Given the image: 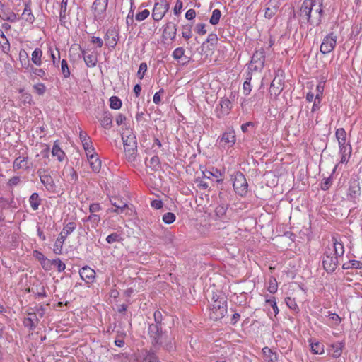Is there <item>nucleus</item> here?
I'll return each instance as SVG.
<instances>
[{
	"instance_id": "obj_19",
	"label": "nucleus",
	"mask_w": 362,
	"mask_h": 362,
	"mask_svg": "<svg viewBox=\"0 0 362 362\" xmlns=\"http://www.w3.org/2000/svg\"><path fill=\"white\" fill-rule=\"evenodd\" d=\"M332 241L333 243V254L337 257H342L344 254V244L339 241L336 236L332 237Z\"/></svg>"
},
{
	"instance_id": "obj_14",
	"label": "nucleus",
	"mask_w": 362,
	"mask_h": 362,
	"mask_svg": "<svg viewBox=\"0 0 362 362\" xmlns=\"http://www.w3.org/2000/svg\"><path fill=\"white\" fill-rule=\"evenodd\" d=\"M110 202L115 207V209H108V211L111 213L121 214L128 206L127 202L117 197H110Z\"/></svg>"
},
{
	"instance_id": "obj_38",
	"label": "nucleus",
	"mask_w": 362,
	"mask_h": 362,
	"mask_svg": "<svg viewBox=\"0 0 362 362\" xmlns=\"http://www.w3.org/2000/svg\"><path fill=\"white\" fill-rule=\"evenodd\" d=\"M252 77V74L250 71L247 72V76L245 78V81L243 83V93L245 95H248L252 90V86L250 84L251 80Z\"/></svg>"
},
{
	"instance_id": "obj_31",
	"label": "nucleus",
	"mask_w": 362,
	"mask_h": 362,
	"mask_svg": "<svg viewBox=\"0 0 362 362\" xmlns=\"http://www.w3.org/2000/svg\"><path fill=\"white\" fill-rule=\"evenodd\" d=\"M29 203L31 208L36 211L39 209V206L42 203V199L40 198V196L37 192H33L29 197Z\"/></svg>"
},
{
	"instance_id": "obj_4",
	"label": "nucleus",
	"mask_w": 362,
	"mask_h": 362,
	"mask_svg": "<svg viewBox=\"0 0 362 362\" xmlns=\"http://www.w3.org/2000/svg\"><path fill=\"white\" fill-rule=\"evenodd\" d=\"M212 300L209 317L215 321L219 320L227 314V298L223 295L214 294Z\"/></svg>"
},
{
	"instance_id": "obj_50",
	"label": "nucleus",
	"mask_w": 362,
	"mask_h": 362,
	"mask_svg": "<svg viewBox=\"0 0 362 362\" xmlns=\"http://www.w3.org/2000/svg\"><path fill=\"white\" fill-rule=\"evenodd\" d=\"M176 216L172 212H167L163 215L162 220L165 224H171L175 221Z\"/></svg>"
},
{
	"instance_id": "obj_48",
	"label": "nucleus",
	"mask_w": 362,
	"mask_h": 362,
	"mask_svg": "<svg viewBox=\"0 0 362 362\" xmlns=\"http://www.w3.org/2000/svg\"><path fill=\"white\" fill-rule=\"evenodd\" d=\"M182 36L186 40H189L192 36V25H182Z\"/></svg>"
},
{
	"instance_id": "obj_63",
	"label": "nucleus",
	"mask_w": 362,
	"mask_h": 362,
	"mask_svg": "<svg viewBox=\"0 0 362 362\" xmlns=\"http://www.w3.org/2000/svg\"><path fill=\"white\" fill-rule=\"evenodd\" d=\"M328 317H329L330 320L334 322L335 326L339 325L341 322V318L335 313H331L330 311H329Z\"/></svg>"
},
{
	"instance_id": "obj_29",
	"label": "nucleus",
	"mask_w": 362,
	"mask_h": 362,
	"mask_svg": "<svg viewBox=\"0 0 362 362\" xmlns=\"http://www.w3.org/2000/svg\"><path fill=\"white\" fill-rule=\"evenodd\" d=\"M53 156H57L59 161L62 162L64 159L65 153L61 149L59 141H55L52 149Z\"/></svg>"
},
{
	"instance_id": "obj_8",
	"label": "nucleus",
	"mask_w": 362,
	"mask_h": 362,
	"mask_svg": "<svg viewBox=\"0 0 362 362\" xmlns=\"http://www.w3.org/2000/svg\"><path fill=\"white\" fill-rule=\"evenodd\" d=\"M169 4L166 0H157L154 4L152 17L154 21H160L169 9Z\"/></svg>"
},
{
	"instance_id": "obj_35",
	"label": "nucleus",
	"mask_w": 362,
	"mask_h": 362,
	"mask_svg": "<svg viewBox=\"0 0 362 362\" xmlns=\"http://www.w3.org/2000/svg\"><path fill=\"white\" fill-rule=\"evenodd\" d=\"M28 164V158L25 157H18L15 159L13 162V168L14 170L19 169H27L29 167L27 165Z\"/></svg>"
},
{
	"instance_id": "obj_45",
	"label": "nucleus",
	"mask_w": 362,
	"mask_h": 362,
	"mask_svg": "<svg viewBox=\"0 0 362 362\" xmlns=\"http://www.w3.org/2000/svg\"><path fill=\"white\" fill-rule=\"evenodd\" d=\"M221 12L219 9H214L212 11V15L209 19V23L213 25H217L220 21Z\"/></svg>"
},
{
	"instance_id": "obj_42",
	"label": "nucleus",
	"mask_w": 362,
	"mask_h": 362,
	"mask_svg": "<svg viewBox=\"0 0 362 362\" xmlns=\"http://www.w3.org/2000/svg\"><path fill=\"white\" fill-rule=\"evenodd\" d=\"M146 165L153 171H157L160 166V158L157 155L153 156L149 161V164H146Z\"/></svg>"
},
{
	"instance_id": "obj_58",
	"label": "nucleus",
	"mask_w": 362,
	"mask_h": 362,
	"mask_svg": "<svg viewBox=\"0 0 362 362\" xmlns=\"http://www.w3.org/2000/svg\"><path fill=\"white\" fill-rule=\"evenodd\" d=\"M29 69L31 73L40 78H45L46 76V72L44 69L35 68L33 66H31Z\"/></svg>"
},
{
	"instance_id": "obj_55",
	"label": "nucleus",
	"mask_w": 362,
	"mask_h": 362,
	"mask_svg": "<svg viewBox=\"0 0 362 362\" xmlns=\"http://www.w3.org/2000/svg\"><path fill=\"white\" fill-rule=\"evenodd\" d=\"M33 89L35 92L39 95H42L46 92V86L42 83L35 84L33 86Z\"/></svg>"
},
{
	"instance_id": "obj_12",
	"label": "nucleus",
	"mask_w": 362,
	"mask_h": 362,
	"mask_svg": "<svg viewBox=\"0 0 362 362\" xmlns=\"http://www.w3.org/2000/svg\"><path fill=\"white\" fill-rule=\"evenodd\" d=\"M235 134L233 130L225 132L221 135L216 142L221 147H232L235 143Z\"/></svg>"
},
{
	"instance_id": "obj_28",
	"label": "nucleus",
	"mask_w": 362,
	"mask_h": 362,
	"mask_svg": "<svg viewBox=\"0 0 362 362\" xmlns=\"http://www.w3.org/2000/svg\"><path fill=\"white\" fill-rule=\"evenodd\" d=\"M185 50L184 49L183 47H177L173 52V57L174 59L175 60H180V59H184L185 62H183V64H186L187 62H189V58L187 56H185Z\"/></svg>"
},
{
	"instance_id": "obj_57",
	"label": "nucleus",
	"mask_w": 362,
	"mask_h": 362,
	"mask_svg": "<svg viewBox=\"0 0 362 362\" xmlns=\"http://www.w3.org/2000/svg\"><path fill=\"white\" fill-rule=\"evenodd\" d=\"M150 15V11L148 9H144L141 12H139L135 16V19L137 21H142L146 19Z\"/></svg>"
},
{
	"instance_id": "obj_30",
	"label": "nucleus",
	"mask_w": 362,
	"mask_h": 362,
	"mask_svg": "<svg viewBox=\"0 0 362 362\" xmlns=\"http://www.w3.org/2000/svg\"><path fill=\"white\" fill-rule=\"evenodd\" d=\"M105 40L107 41V45L114 48L117 43V35H115L113 30H108L105 36Z\"/></svg>"
},
{
	"instance_id": "obj_60",
	"label": "nucleus",
	"mask_w": 362,
	"mask_h": 362,
	"mask_svg": "<svg viewBox=\"0 0 362 362\" xmlns=\"http://www.w3.org/2000/svg\"><path fill=\"white\" fill-rule=\"evenodd\" d=\"M49 52H50V57L52 60V63L54 66H58V64L59 62V58H60V52L58 49H56L57 57L56 56L54 52L50 48L49 49Z\"/></svg>"
},
{
	"instance_id": "obj_1",
	"label": "nucleus",
	"mask_w": 362,
	"mask_h": 362,
	"mask_svg": "<svg viewBox=\"0 0 362 362\" xmlns=\"http://www.w3.org/2000/svg\"><path fill=\"white\" fill-rule=\"evenodd\" d=\"M324 15L323 0H304L299 11V22L313 27L322 23Z\"/></svg>"
},
{
	"instance_id": "obj_41",
	"label": "nucleus",
	"mask_w": 362,
	"mask_h": 362,
	"mask_svg": "<svg viewBox=\"0 0 362 362\" xmlns=\"http://www.w3.org/2000/svg\"><path fill=\"white\" fill-rule=\"evenodd\" d=\"M101 220L100 216L95 214H90L88 217L83 219V222L90 221L93 228H96Z\"/></svg>"
},
{
	"instance_id": "obj_3",
	"label": "nucleus",
	"mask_w": 362,
	"mask_h": 362,
	"mask_svg": "<svg viewBox=\"0 0 362 362\" xmlns=\"http://www.w3.org/2000/svg\"><path fill=\"white\" fill-rule=\"evenodd\" d=\"M125 156L128 161L134 162L137 157V140L131 129H127L122 134Z\"/></svg>"
},
{
	"instance_id": "obj_40",
	"label": "nucleus",
	"mask_w": 362,
	"mask_h": 362,
	"mask_svg": "<svg viewBox=\"0 0 362 362\" xmlns=\"http://www.w3.org/2000/svg\"><path fill=\"white\" fill-rule=\"evenodd\" d=\"M19 59L23 67L29 69L31 66L28 59V54L25 50L20 51Z\"/></svg>"
},
{
	"instance_id": "obj_23",
	"label": "nucleus",
	"mask_w": 362,
	"mask_h": 362,
	"mask_svg": "<svg viewBox=\"0 0 362 362\" xmlns=\"http://www.w3.org/2000/svg\"><path fill=\"white\" fill-rule=\"evenodd\" d=\"M176 25L172 22L167 23L163 30V35L173 40L176 37Z\"/></svg>"
},
{
	"instance_id": "obj_25",
	"label": "nucleus",
	"mask_w": 362,
	"mask_h": 362,
	"mask_svg": "<svg viewBox=\"0 0 362 362\" xmlns=\"http://www.w3.org/2000/svg\"><path fill=\"white\" fill-rule=\"evenodd\" d=\"M283 90V84L281 79L274 78L271 83L269 92L272 95H278Z\"/></svg>"
},
{
	"instance_id": "obj_59",
	"label": "nucleus",
	"mask_w": 362,
	"mask_h": 362,
	"mask_svg": "<svg viewBox=\"0 0 362 362\" xmlns=\"http://www.w3.org/2000/svg\"><path fill=\"white\" fill-rule=\"evenodd\" d=\"M148 69V66L146 62H142L139 65V70L137 71V76L139 79H142Z\"/></svg>"
},
{
	"instance_id": "obj_15",
	"label": "nucleus",
	"mask_w": 362,
	"mask_h": 362,
	"mask_svg": "<svg viewBox=\"0 0 362 362\" xmlns=\"http://www.w3.org/2000/svg\"><path fill=\"white\" fill-rule=\"evenodd\" d=\"M81 278L86 284H92L95 281L96 274L94 269L88 266H84L79 270Z\"/></svg>"
},
{
	"instance_id": "obj_54",
	"label": "nucleus",
	"mask_w": 362,
	"mask_h": 362,
	"mask_svg": "<svg viewBox=\"0 0 362 362\" xmlns=\"http://www.w3.org/2000/svg\"><path fill=\"white\" fill-rule=\"evenodd\" d=\"M285 302H286V304L287 305V306L294 310V311H298V306L296 302V300L294 298H292L291 297H287L285 299Z\"/></svg>"
},
{
	"instance_id": "obj_5",
	"label": "nucleus",
	"mask_w": 362,
	"mask_h": 362,
	"mask_svg": "<svg viewBox=\"0 0 362 362\" xmlns=\"http://www.w3.org/2000/svg\"><path fill=\"white\" fill-rule=\"evenodd\" d=\"M338 257L333 254V250L330 247H326L323 253L322 267L329 274L333 273L338 266Z\"/></svg>"
},
{
	"instance_id": "obj_27",
	"label": "nucleus",
	"mask_w": 362,
	"mask_h": 362,
	"mask_svg": "<svg viewBox=\"0 0 362 362\" xmlns=\"http://www.w3.org/2000/svg\"><path fill=\"white\" fill-rule=\"evenodd\" d=\"M0 18L4 21H7L11 23L16 22L18 20L17 15L8 8H6L1 13H0Z\"/></svg>"
},
{
	"instance_id": "obj_36",
	"label": "nucleus",
	"mask_w": 362,
	"mask_h": 362,
	"mask_svg": "<svg viewBox=\"0 0 362 362\" xmlns=\"http://www.w3.org/2000/svg\"><path fill=\"white\" fill-rule=\"evenodd\" d=\"M83 149L86 152L87 158H93V156L96 155L95 148L93 145L92 141H85L82 144Z\"/></svg>"
},
{
	"instance_id": "obj_13",
	"label": "nucleus",
	"mask_w": 362,
	"mask_h": 362,
	"mask_svg": "<svg viewBox=\"0 0 362 362\" xmlns=\"http://www.w3.org/2000/svg\"><path fill=\"white\" fill-rule=\"evenodd\" d=\"M46 170L39 169L37 172L40 177L41 183L45 187L48 191L53 192L55 188V185L53 178L50 175L45 173Z\"/></svg>"
},
{
	"instance_id": "obj_53",
	"label": "nucleus",
	"mask_w": 362,
	"mask_h": 362,
	"mask_svg": "<svg viewBox=\"0 0 362 362\" xmlns=\"http://www.w3.org/2000/svg\"><path fill=\"white\" fill-rule=\"evenodd\" d=\"M154 322L150 323L149 325H157L162 326L163 323V315L160 311L156 310L153 313Z\"/></svg>"
},
{
	"instance_id": "obj_64",
	"label": "nucleus",
	"mask_w": 362,
	"mask_h": 362,
	"mask_svg": "<svg viewBox=\"0 0 362 362\" xmlns=\"http://www.w3.org/2000/svg\"><path fill=\"white\" fill-rule=\"evenodd\" d=\"M332 178L331 177H327V178H325L322 182H321V189L324 191H326L327 189H329V188L331 187L332 185Z\"/></svg>"
},
{
	"instance_id": "obj_49",
	"label": "nucleus",
	"mask_w": 362,
	"mask_h": 362,
	"mask_svg": "<svg viewBox=\"0 0 362 362\" xmlns=\"http://www.w3.org/2000/svg\"><path fill=\"white\" fill-rule=\"evenodd\" d=\"M228 209V205L225 204H219L218 206H216L215 209L216 215L219 217L222 218L226 213Z\"/></svg>"
},
{
	"instance_id": "obj_33",
	"label": "nucleus",
	"mask_w": 362,
	"mask_h": 362,
	"mask_svg": "<svg viewBox=\"0 0 362 362\" xmlns=\"http://www.w3.org/2000/svg\"><path fill=\"white\" fill-rule=\"evenodd\" d=\"M66 238H65L63 235H59L58 238H57L54 244V248L53 252L56 255H61L62 252V248L63 245Z\"/></svg>"
},
{
	"instance_id": "obj_22",
	"label": "nucleus",
	"mask_w": 362,
	"mask_h": 362,
	"mask_svg": "<svg viewBox=\"0 0 362 362\" xmlns=\"http://www.w3.org/2000/svg\"><path fill=\"white\" fill-rule=\"evenodd\" d=\"M80 49L81 50L82 56L83 57L85 64L88 67H94L98 62L97 57L95 54L91 53L89 54H86V52L84 49L80 47Z\"/></svg>"
},
{
	"instance_id": "obj_32",
	"label": "nucleus",
	"mask_w": 362,
	"mask_h": 362,
	"mask_svg": "<svg viewBox=\"0 0 362 362\" xmlns=\"http://www.w3.org/2000/svg\"><path fill=\"white\" fill-rule=\"evenodd\" d=\"M42 51L40 48H35L31 55L32 62L37 66L42 64Z\"/></svg>"
},
{
	"instance_id": "obj_61",
	"label": "nucleus",
	"mask_w": 362,
	"mask_h": 362,
	"mask_svg": "<svg viewBox=\"0 0 362 362\" xmlns=\"http://www.w3.org/2000/svg\"><path fill=\"white\" fill-rule=\"evenodd\" d=\"M53 259L50 260L48 258L45 257L41 262L40 264L42 267V268L46 270L49 271L52 269V267L53 266Z\"/></svg>"
},
{
	"instance_id": "obj_39",
	"label": "nucleus",
	"mask_w": 362,
	"mask_h": 362,
	"mask_svg": "<svg viewBox=\"0 0 362 362\" xmlns=\"http://www.w3.org/2000/svg\"><path fill=\"white\" fill-rule=\"evenodd\" d=\"M362 268V262L357 260H349L342 265L343 269H361Z\"/></svg>"
},
{
	"instance_id": "obj_44",
	"label": "nucleus",
	"mask_w": 362,
	"mask_h": 362,
	"mask_svg": "<svg viewBox=\"0 0 362 362\" xmlns=\"http://www.w3.org/2000/svg\"><path fill=\"white\" fill-rule=\"evenodd\" d=\"M122 105V100L117 96H112L110 98V107L113 110H119Z\"/></svg>"
},
{
	"instance_id": "obj_62",
	"label": "nucleus",
	"mask_w": 362,
	"mask_h": 362,
	"mask_svg": "<svg viewBox=\"0 0 362 362\" xmlns=\"http://www.w3.org/2000/svg\"><path fill=\"white\" fill-rule=\"evenodd\" d=\"M336 138L338 140H346V132L343 128H339L336 130Z\"/></svg>"
},
{
	"instance_id": "obj_24",
	"label": "nucleus",
	"mask_w": 362,
	"mask_h": 362,
	"mask_svg": "<svg viewBox=\"0 0 362 362\" xmlns=\"http://www.w3.org/2000/svg\"><path fill=\"white\" fill-rule=\"evenodd\" d=\"M108 1L109 0H95L92 8L95 12L102 14L106 11L108 6Z\"/></svg>"
},
{
	"instance_id": "obj_16",
	"label": "nucleus",
	"mask_w": 362,
	"mask_h": 362,
	"mask_svg": "<svg viewBox=\"0 0 362 362\" xmlns=\"http://www.w3.org/2000/svg\"><path fill=\"white\" fill-rule=\"evenodd\" d=\"M139 357L143 362H160L155 350L152 348L148 350H142L139 354Z\"/></svg>"
},
{
	"instance_id": "obj_10",
	"label": "nucleus",
	"mask_w": 362,
	"mask_h": 362,
	"mask_svg": "<svg viewBox=\"0 0 362 362\" xmlns=\"http://www.w3.org/2000/svg\"><path fill=\"white\" fill-rule=\"evenodd\" d=\"M337 35L334 33H330L325 36L320 45V52L323 54L330 53L336 47Z\"/></svg>"
},
{
	"instance_id": "obj_47",
	"label": "nucleus",
	"mask_w": 362,
	"mask_h": 362,
	"mask_svg": "<svg viewBox=\"0 0 362 362\" xmlns=\"http://www.w3.org/2000/svg\"><path fill=\"white\" fill-rule=\"evenodd\" d=\"M61 71L64 78H67L70 76L71 73L66 59H62L61 62Z\"/></svg>"
},
{
	"instance_id": "obj_43",
	"label": "nucleus",
	"mask_w": 362,
	"mask_h": 362,
	"mask_svg": "<svg viewBox=\"0 0 362 362\" xmlns=\"http://www.w3.org/2000/svg\"><path fill=\"white\" fill-rule=\"evenodd\" d=\"M0 47L2 49L4 52L8 51L10 49V43L3 33L2 30H0Z\"/></svg>"
},
{
	"instance_id": "obj_6",
	"label": "nucleus",
	"mask_w": 362,
	"mask_h": 362,
	"mask_svg": "<svg viewBox=\"0 0 362 362\" xmlns=\"http://www.w3.org/2000/svg\"><path fill=\"white\" fill-rule=\"evenodd\" d=\"M231 179L235 193L241 197L246 195L248 191V185L243 173L237 171L232 175Z\"/></svg>"
},
{
	"instance_id": "obj_11",
	"label": "nucleus",
	"mask_w": 362,
	"mask_h": 362,
	"mask_svg": "<svg viewBox=\"0 0 362 362\" xmlns=\"http://www.w3.org/2000/svg\"><path fill=\"white\" fill-rule=\"evenodd\" d=\"M232 108L231 101L227 98H221L218 105L216 107L215 112L218 118L228 115Z\"/></svg>"
},
{
	"instance_id": "obj_18",
	"label": "nucleus",
	"mask_w": 362,
	"mask_h": 362,
	"mask_svg": "<svg viewBox=\"0 0 362 362\" xmlns=\"http://www.w3.org/2000/svg\"><path fill=\"white\" fill-rule=\"evenodd\" d=\"M39 322L36 313H28V317H25L23 320V325L29 328L30 330H34Z\"/></svg>"
},
{
	"instance_id": "obj_46",
	"label": "nucleus",
	"mask_w": 362,
	"mask_h": 362,
	"mask_svg": "<svg viewBox=\"0 0 362 362\" xmlns=\"http://www.w3.org/2000/svg\"><path fill=\"white\" fill-rule=\"evenodd\" d=\"M311 351L315 354H322L324 353V346L317 342H312L310 344Z\"/></svg>"
},
{
	"instance_id": "obj_26",
	"label": "nucleus",
	"mask_w": 362,
	"mask_h": 362,
	"mask_svg": "<svg viewBox=\"0 0 362 362\" xmlns=\"http://www.w3.org/2000/svg\"><path fill=\"white\" fill-rule=\"evenodd\" d=\"M100 124L105 129H109L112 125V116L109 111H105L100 119Z\"/></svg>"
},
{
	"instance_id": "obj_17",
	"label": "nucleus",
	"mask_w": 362,
	"mask_h": 362,
	"mask_svg": "<svg viewBox=\"0 0 362 362\" xmlns=\"http://www.w3.org/2000/svg\"><path fill=\"white\" fill-rule=\"evenodd\" d=\"M30 4V0H28V2L25 3V7L22 13V18L24 19L25 22L33 24L35 18L32 12Z\"/></svg>"
},
{
	"instance_id": "obj_37",
	"label": "nucleus",
	"mask_w": 362,
	"mask_h": 362,
	"mask_svg": "<svg viewBox=\"0 0 362 362\" xmlns=\"http://www.w3.org/2000/svg\"><path fill=\"white\" fill-rule=\"evenodd\" d=\"M76 224L75 222H69L64 226L63 229L59 234L66 238L69 235L76 230Z\"/></svg>"
},
{
	"instance_id": "obj_34",
	"label": "nucleus",
	"mask_w": 362,
	"mask_h": 362,
	"mask_svg": "<svg viewBox=\"0 0 362 362\" xmlns=\"http://www.w3.org/2000/svg\"><path fill=\"white\" fill-rule=\"evenodd\" d=\"M88 160L92 170L94 173H99L101 168V161L97 155H94L93 158H88Z\"/></svg>"
},
{
	"instance_id": "obj_52",
	"label": "nucleus",
	"mask_w": 362,
	"mask_h": 362,
	"mask_svg": "<svg viewBox=\"0 0 362 362\" xmlns=\"http://www.w3.org/2000/svg\"><path fill=\"white\" fill-rule=\"evenodd\" d=\"M121 236L117 233H112L110 235H107L106 238V241L109 244H112L116 242H119L121 240Z\"/></svg>"
},
{
	"instance_id": "obj_51",
	"label": "nucleus",
	"mask_w": 362,
	"mask_h": 362,
	"mask_svg": "<svg viewBox=\"0 0 362 362\" xmlns=\"http://www.w3.org/2000/svg\"><path fill=\"white\" fill-rule=\"evenodd\" d=\"M278 285L275 278L270 277L269 280V286L267 290L271 293H274L277 291Z\"/></svg>"
},
{
	"instance_id": "obj_56",
	"label": "nucleus",
	"mask_w": 362,
	"mask_h": 362,
	"mask_svg": "<svg viewBox=\"0 0 362 362\" xmlns=\"http://www.w3.org/2000/svg\"><path fill=\"white\" fill-rule=\"evenodd\" d=\"M53 266L57 267L58 272H64L66 269V264L62 262V261L59 258H56L53 259Z\"/></svg>"
},
{
	"instance_id": "obj_9",
	"label": "nucleus",
	"mask_w": 362,
	"mask_h": 362,
	"mask_svg": "<svg viewBox=\"0 0 362 362\" xmlns=\"http://www.w3.org/2000/svg\"><path fill=\"white\" fill-rule=\"evenodd\" d=\"M361 196V187L358 179H351L349 182V187L347 192V199L357 203Z\"/></svg>"
},
{
	"instance_id": "obj_7",
	"label": "nucleus",
	"mask_w": 362,
	"mask_h": 362,
	"mask_svg": "<svg viewBox=\"0 0 362 362\" xmlns=\"http://www.w3.org/2000/svg\"><path fill=\"white\" fill-rule=\"evenodd\" d=\"M265 62V54L263 49L256 50L252 57L250 63L247 66V71H261Z\"/></svg>"
},
{
	"instance_id": "obj_21",
	"label": "nucleus",
	"mask_w": 362,
	"mask_h": 362,
	"mask_svg": "<svg viewBox=\"0 0 362 362\" xmlns=\"http://www.w3.org/2000/svg\"><path fill=\"white\" fill-rule=\"evenodd\" d=\"M345 346L344 341H337L331 345L329 353L332 357L337 358L341 356L342 350Z\"/></svg>"
},
{
	"instance_id": "obj_2",
	"label": "nucleus",
	"mask_w": 362,
	"mask_h": 362,
	"mask_svg": "<svg viewBox=\"0 0 362 362\" xmlns=\"http://www.w3.org/2000/svg\"><path fill=\"white\" fill-rule=\"evenodd\" d=\"M147 334L152 347L158 350L163 349L170 351L175 346V341L168 334L167 331L163 330V327L157 325H148Z\"/></svg>"
},
{
	"instance_id": "obj_20",
	"label": "nucleus",
	"mask_w": 362,
	"mask_h": 362,
	"mask_svg": "<svg viewBox=\"0 0 362 362\" xmlns=\"http://www.w3.org/2000/svg\"><path fill=\"white\" fill-rule=\"evenodd\" d=\"M267 5V7L265 10L264 16L267 18L270 19L277 13L279 6L277 5L276 0H270Z\"/></svg>"
}]
</instances>
